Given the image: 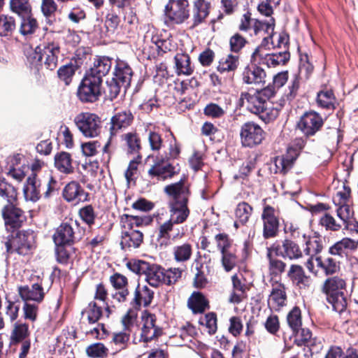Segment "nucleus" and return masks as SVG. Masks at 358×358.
Returning <instances> with one entry per match:
<instances>
[{"label": "nucleus", "instance_id": "nucleus-5", "mask_svg": "<svg viewBox=\"0 0 358 358\" xmlns=\"http://www.w3.org/2000/svg\"><path fill=\"white\" fill-rule=\"evenodd\" d=\"M57 181L50 177L48 181L43 185L41 181L34 174L27 178L23 188L24 198L27 201H37L41 196V192H44L45 197H48L50 193L55 189Z\"/></svg>", "mask_w": 358, "mask_h": 358}, {"label": "nucleus", "instance_id": "nucleus-61", "mask_svg": "<svg viewBox=\"0 0 358 358\" xmlns=\"http://www.w3.org/2000/svg\"><path fill=\"white\" fill-rule=\"evenodd\" d=\"M338 206L336 210L337 215L347 227L350 220L353 217L354 211L348 203L338 204Z\"/></svg>", "mask_w": 358, "mask_h": 358}, {"label": "nucleus", "instance_id": "nucleus-38", "mask_svg": "<svg viewBox=\"0 0 358 358\" xmlns=\"http://www.w3.org/2000/svg\"><path fill=\"white\" fill-rule=\"evenodd\" d=\"M287 275L300 288L309 286L310 278L305 275L303 268L299 265H292Z\"/></svg>", "mask_w": 358, "mask_h": 358}, {"label": "nucleus", "instance_id": "nucleus-42", "mask_svg": "<svg viewBox=\"0 0 358 358\" xmlns=\"http://www.w3.org/2000/svg\"><path fill=\"white\" fill-rule=\"evenodd\" d=\"M233 291L229 296V301L231 303L238 304L245 298L246 286L242 283L241 279L236 274L231 278Z\"/></svg>", "mask_w": 358, "mask_h": 358}, {"label": "nucleus", "instance_id": "nucleus-16", "mask_svg": "<svg viewBox=\"0 0 358 358\" xmlns=\"http://www.w3.org/2000/svg\"><path fill=\"white\" fill-rule=\"evenodd\" d=\"M262 218L264 222L263 236L265 238L275 237L278 231L279 222L275 215V209L266 206L264 207Z\"/></svg>", "mask_w": 358, "mask_h": 358}, {"label": "nucleus", "instance_id": "nucleus-10", "mask_svg": "<svg viewBox=\"0 0 358 358\" xmlns=\"http://www.w3.org/2000/svg\"><path fill=\"white\" fill-rule=\"evenodd\" d=\"M240 136L242 145L252 148L262 143L264 132L259 124L248 122L241 126Z\"/></svg>", "mask_w": 358, "mask_h": 358}, {"label": "nucleus", "instance_id": "nucleus-4", "mask_svg": "<svg viewBox=\"0 0 358 358\" xmlns=\"http://www.w3.org/2000/svg\"><path fill=\"white\" fill-rule=\"evenodd\" d=\"M35 244L36 234L32 230L20 231L5 243L8 252L21 255H27L35 248Z\"/></svg>", "mask_w": 358, "mask_h": 358}, {"label": "nucleus", "instance_id": "nucleus-26", "mask_svg": "<svg viewBox=\"0 0 358 358\" xmlns=\"http://www.w3.org/2000/svg\"><path fill=\"white\" fill-rule=\"evenodd\" d=\"M254 22V34L255 35H262V36H263V41L261 45H267L273 36L275 27L274 19L271 18L266 22L259 21L257 20Z\"/></svg>", "mask_w": 358, "mask_h": 358}, {"label": "nucleus", "instance_id": "nucleus-62", "mask_svg": "<svg viewBox=\"0 0 358 358\" xmlns=\"http://www.w3.org/2000/svg\"><path fill=\"white\" fill-rule=\"evenodd\" d=\"M120 22V17L115 10V8L109 10L105 17V25L108 29L115 30L117 28Z\"/></svg>", "mask_w": 358, "mask_h": 358}, {"label": "nucleus", "instance_id": "nucleus-15", "mask_svg": "<svg viewBox=\"0 0 358 358\" xmlns=\"http://www.w3.org/2000/svg\"><path fill=\"white\" fill-rule=\"evenodd\" d=\"M43 52V64L47 69L54 70L57 66L60 48L54 41H45L39 45Z\"/></svg>", "mask_w": 358, "mask_h": 358}, {"label": "nucleus", "instance_id": "nucleus-23", "mask_svg": "<svg viewBox=\"0 0 358 358\" xmlns=\"http://www.w3.org/2000/svg\"><path fill=\"white\" fill-rule=\"evenodd\" d=\"M132 75V70L127 62L122 60L116 62L113 78L122 85L125 90L130 86Z\"/></svg>", "mask_w": 358, "mask_h": 358}, {"label": "nucleus", "instance_id": "nucleus-53", "mask_svg": "<svg viewBox=\"0 0 358 358\" xmlns=\"http://www.w3.org/2000/svg\"><path fill=\"white\" fill-rule=\"evenodd\" d=\"M29 327L25 323L16 322L11 333V339L13 342H20L29 336Z\"/></svg>", "mask_w": 358, "mask_h": 358}, {"label": "nucleus", "instance_id": "nucleus-49", "mask_svg": "<svg viewBox=\"0 0 358 358\" xmlns=\"http://www.w3.org/2000/svg\"><path fill=\"white\" fill-rule=\"evenodd\" d=\"M322 250V240L320 237L314 236L310 237L306 243V248L304 252L306 255L310 257H315L320 253Z\"/></svg>", "mask_w": 358, "mask_h": 358}, {"label": "nucleus", "instance_id": "nucleus-44", "mask_svg": "<svg viewBox=\"0 0 358 358\" xmlns=\"http://www.w3.org/2000/svg\"><path fill=\"white\" fill-rule=\"evenodd\" d=\"M188 307L194 313H203L208 306V301L200 292H194L188 299Z\"/></svg>", "mask_w": 358, "mask_h": 358}, {"label": "nucleus", "instance_id": "nucleus-50", "mask_svg": "<svg viewBox=\"0 0 358 358\" xmlns=\"http://www.w3.org/2000/svg\"><path fill=\"white\" fill-rule=\"evenodd\" d=\"M296 160L291 155L287 152L285 155L277 157L275 159V172L285 173L292 166L294 162Z\"/></svg>", "mask_w": 358, "mask_h": 358}, {"label": "nucleus", "instance_id": "nucleus-20", "mask_svg": "<svg viewBox=\"0 0 358 358\" xmlns=\"http://www.w3.org/2000/svg\"><path fill=\"white\" fill-rule=\"evenodd\" d=\"M110 281L115 289V292L113 294V298L119 302L125 301L129 295L127 278L117 273L110 276Z\"/></svg>", "mask_w": 358, "mask_h": 358}, {"label": "nucleus", "instance_id": "nucleus-41", "mask_svg": "<svg viewBox=\"0 0 358 358\" xmlns=\"http://www.w3.org/2000/svg\"><path fill=\"white\" fill-rule=\"evenodd\" d=\"M238 66V56L229 54L220 59L217 69L220 73H234Z\"/></svg>", "mask_w": 358, "mask_h": 358}, {"label": "nucleus", "instance_id": "nucleus-54", "mask_svg": "<svg viewBox=\"0 0 358 358\" xmlns=\"http://www.w3.org/2000/svg\"><path fill=\"white\" fill-rule=\"evenodd\" d=\"M108 348L101 343H96L86 348L87 355L92 358H105L108 356Z\"/></svg>", "mask_w": 358, "mask_h": 358}, {"label": "nucleus", "instance_id": "nucleus-36", "mask_svg": "<svg viewBox=\"0 0 358 358\" xmlns=\"http://www.w3.org/2000/svg\"><path fill=\"white\" fill-rule=\"evenodd\" d=\"M176 71L178 75L189 76L194 71L190 57L186 53H178L175 57Z\"/></svg>", "mask_w": 358, "mask_h": 358}, {"label": "nucleus", "instance_id": "nucleus-51", "mask_svg": "<svg viewBox=\"0 0 358 358\" xmlns=\"http://www.w3.org/2000/svg\"><path fill=\"white\" fill-rule=\"evenodd\" d=\"M252 213V208L246 202L239 203L235 210L236 219L241 224L248 222Z\"/></svg>", "mask_w": 358, "mask_h": 358}, {"label": "nucleus", "instance_id": "nucleus-43", "mask_svg": "<svg viewBox=\"0 0 358 358\" xmlns=\"http://www.w3.org/2000/svg\"><path fill=\"white\" fill-rule=\"evenodd\" d=\"M317 103L318 106L333 110L335 108L336 97L332 90H324L317 92Z\"/></svg>", "mask_w": 358, "mask_h": 358}, {"label": "nucleus", "instance_id": "nucleus-11", "mask_svg": "<svg viewBox=\"0 0 358 358\" xmlns=\"http://www.w3.org/2000/svg\"><path fill=\"white\" fill-rule=\"evenodd\" d=\"M187 0H169L165 11L169 19L175 24H181L189 16Z\"/></svg>", "mask_w": 358, "mask_h": 358}, {"label": "nucleus", "instance_id": "nucleus-55", "mask_svg": "<svg viewBox=\"0 0 358 358\" xmlns=\"http://www.w3.org/2000/svg\"><path fill=\"white\" fill-rule=\"evenodd\" d=\"M76 69V66L73 64H68L61 66L57 71L59 78L64 81L66 85H69L72 80Z\"/></svg>", "mask_w": 358, "mask_h": 358}, {"label": "nucleus", "instance_id": "nucleus-45", "mask_svg": "<svg viewBox=\"0 0 358 358\" xmlns=\"http://www.w3.org/2000/svg\"><path fill=\"white\" fill-rule=\"evenodd\" d=\"M327 300L330 303L333 309L338 312H343L347 307V298L345 292H340L338 294L327 295Z\"/></svg>", "mask_w": 358, "mask_h": 358}, {"label": "nucleus", "instance_id": "nucleus-46", "mask_svg": "<svg viewBox=\"0 0 358 358\" xmlns=\"http://www.w3.org/2000/svg\"><path fill=\"white\" fill-rule=\"evenodd\" d=\"M315 260L317 266L321 268L326 275L333 274L339 268L336 261L331 257L322 259L321 257H315Z\"/></svg>", "mask_w": 358, "mask_h": 358}, {"label": "nucleus", "instance_id": "nucleus-18", "mask_svg": "<svg viewBox=\"0 0 358 358\" xmlns=\"http://www.w3.org/2000/svg\"><path fill=\"white\" fill-rule=\"evenodd\" d=\"M112 60L108 57H99L94 59L93 65L85 74L99 80H102L109 72Z\"/></svg>", "mask_w": 358, "mask_h": 358}, {"label": "nucleus", "instance_id": "nucleus-19", "mask_svg": "<svg viewBox=\"0 0 358 358\" xmlns=\"http://www.w3.org/2000/svg\"><path fill=\"white\" fill-rule=\"evenodd\" d=\"M286 302L287 294L285 285L282 283L273 285L268 299V307L272 310L278 311L286 306Z\"/></svg>", "mask_w": 358, "mask_h": 358}, {"label": "nucleus", "instance_id": "nucleus-24", "mask_svg": "<svg viewBox=\"0 0 358 358\" xmlns=\"http://www.w3.org/2000/svg\"><path fill=\"white\" fill-rule=\"evenodd\" d=\"M164 192L172 197V201H188L189 192L187 185L182 179L177 182L166 185L164 187Z\"/></svg>", "mask_w": 358, "mask_h": 358}, {"label": "nucleus", "instance_id": "nucleus-60", "mask_svg": "<svg viewBox=\"0 0 358 358\" xmlns=\"http://www.w3.org/2000/svg\"><path fill=\"white\" fill-rule=\"evenodd\" d=\"M37 28V22L35 19L27 17L21 19L20 32L24 35L31 34Z\"/></svg>", "mask_w": 358, "mask_h": 358}, {"label": "nucleus", "instance_id": "nucleus-28", "mask_svg": "<svg viewBox=\"0 0 358 358\" xmlns=\"http://www.w3.org/2000/svg\"><path fill=\"white\" fill-rule=\"evenodd\" d=\"M133 119L134 116L129 110L117 113L110 120V132L111 136H115L120 129L129 127Z\"/></svg>", "mask_w": 358, "mask_h": 358}, {"label": "nucleus", "instance_id": "nucleus-39", "mask_svg": "<svg viewBox=\"0 0 358 358\" xmlns=\"http://www.w3.org/2000/svg\"><path fill=\"white\" fill-rule=\"evenodd\" d=\"M280 252L282 254H280V256L291 260L297 259L302 257V252L298 244L288 239L282 242V245L280 246Z\"/></svg>", "mask_w": 358, "mask_h": 358}, {"label": "nucleus", "instance_id": "nucleus-9", "mask_svg": "<svg viewBox=\"0 0 358 358\" xmlns=\"http://www.w3.org/2000/svg\"><path fill=\"white\" fill-rule=\"evenodd\" d=\"M264 47L260 45L256 48L252 55V60L254 62L271 68L285 64L289 59V52L285 50L278 53H267Z\"/></svg>", "mask_w": 358, "mask_h": 358}, {"label": "nucleus", "instance_id": "nucleus-40", "mask_svg": "<svg viewBox=\"0 0 358 358\" xmlns=\"http://www.w3.org/2000/svg\"><path fill=\"white\" fill-rule=\"evenodd\" d=\"M193 252L192 245L189 243H183L175 245L172 249L174 260L178 263L187 262L190 259Z\"/></svg>", "mask_w": 358, "mask_h": 358}, {"label": "nucleus", "instance_id": "nucleus-58", "mask_svg": "<svg viewBox=\"0 0 358 358\" xmlns=\"http://www.w3.org/2000/svg\"><path fill=\"white\" fill-rule=\"evenodd\" d=\"M174 223L171 220L160 225L157 241L161 245H167L170 238L169 232L173 229Z\"/></svg>", "mask_w": 358, "mask_h": 358}, {"label": "nucleus", "instance_id": "nucleus-34", "mask_svg": "<svg viewBox=\"0 0 358 358\" xmlns=\"http://www.w3.org/2000/svg\"><path fill=\"white\" fill-rule=\"evenodd\" d=\"M55 167L60 173L70 174L73 172L72 158L69 153L60 152L55 155Z\"/></svg>", "mask_w": 358, "mask_h": 358}, {"label": "nucleus", "instance_id": "nucleus-33", "mask_svg": "<svg viewBox=\"0 0 358 358\" xmlns=\"http://www.w3.org/2000/svg\"><path fill=\"white\" fill-rule=\"evenodd\" d=\"M210 3L208 0H195L194 2L192 20L193 27L202 23L209 15Z\"/></svg>", "mask_w": 358, "mask_h": 358}, {"label": "nucleus", "instance_id": "nucleus-37", "mask_svg": "<svg viewBox=\"0 0 358 358\" xmlns=\"http://www.w3.org/2000/svg\"><path fill=\"white\" fill-rule=\"evenodd\" d=\"M345 281L341 277L334 276L327 278L323 285V292L327 295L345 292Z\"/></svg>", "mask_w": 358, "mask_h": 358}, {"label": "nucleus", "instance_id": "nucleus-22", "mask_svg": "<svg viewBox=\"0 0 358 358\" xmlns=\"http://www.w3.org/2000/svg\"><path fill=\"white\" fill-rule=\"evenodd\" d=\"M358 240L348 237L342 238L329 248V252L333 255L343 256L357 251Z\"/></svg>", "mask_w": 358, "mask_h": 358}, {"label": "nucleus", "instance_id": "nucleus-32", "mask_svg": "<svg viewBox=\"0 0 358 358\" xmlns=\"http://www.w3.org/2000/svg\"><path fill=\"white\" fill-rule=\"evenodd\" d=\"M153 296L154 292L152 290L150 289L145 285L141 287L140 285H138L137 287L136 288L134 297L131 303L134 307L136 308H139L141 305H143V306L146 307L151 303L153 299Z\"/></svg>", "mask_w": 358, "mask_h": 358}, {"label": "nucleus", "instance_id": "nucleus-35", "mask_svg": "<svg viewBox=\"0 0 358 358\" xmlns=\"http://www.w3.org/2000/svg\"><path fill=\"white\" fill-rule=\"evenodd\" d=\"M266 73L259 66H251L245 69L243 73V80L247 84H259L264 82Z\"/></svg>", "mask_w": 358, "mask_h": 358}, {"label": "nucleus", "instance_id": "nucleus-52", "mask_svg": "<svg viewBox=\"0 0 358 358\" xmlns=\"http://www.w3.org/2000/svg\"><path fill=\"white\" fill-rule=\"evenodd\" d=\"M127 147V151L130 153H137L141 149L140 138L136 133H127L122 136Z\"/></svg>", "mask_w": 358, "mask_h": 358}, {"label": "nucleus", "instance_id": "nucleus-14", "mask_svg": "<svg viewBox=\"0 0 358 358\" xmlns=\"http://www.w3.org/2000/svg\"><path fill=\"white\" fill-rule=\"evenodd\" d=\"M143 327L141 329V338L148 343L162 334V329L156 324V317L155 315L144 311L142 315Z\"/></svg>", "mask_w": 358, "mask_h": 358}, {"label": "nucleus", "instance_id": "nucleus-47", "mask_svg": "<svg viewBox=\"0 0 358 358\" xmlns=\"http://www.w3.org/2000/svg\"><path fill=\"white\" fill-rule=\"evenodd\" d=\"M130 338L127 332H119L114 334L110 343L113 345L114 352H118L127 348Z\"/></svg>", "mask_w": 358, "mask_h": 358}, {"label": "nucleus", "instance_id": "nucleus-59", "mask_svg": "<svg viewBox=\"0 0 358 358\" xmlns=\"http://www.w3.org/2000/svg\"><path fill=\"white\" fill-rule=\"evenodd\" d=\"M15 27V20L12 17L0 15V36H8L14 30Z\"/></svg>", "mask_w": 358, "mask_h": 358}, {"label": "nucleus", "instance_id": "nucleus-31", "mask_svg": "<svg viewBox=\"0 0 358 358\" xmlns=\"http://www.w3.org/2000/svg\"><path fill=\"white\" fill-rule=\"evenodd\" d=\"M29 169V167L24 163V161L22 162V157L17 156L12 159L7 174L16 181L21 182Z\"/></svg>", "mask_w": 358, "mask_h": 358}, {"label": "nucleus", "instance_id": "nucleus-27", "mask_svg": "<svg viewBox=\"0 0 358 358\" xmlns=\"http://www.w3.org/2000/svg\"><path fill=\"white\" fill-rule=\"evenodd\" d=\"M63 196L69 202L78 203L87 200L88 194L84 191L78 182L72 181L64 188Z\"/></svg>", "mask_w": 358, "mask_h": 358}, {"label": "nucleus", "instance_id": "nucleus-48", "mask_svg": "<svg viewBox=\"0 0 358 358\" xmlns=\"http://www.w3.org/2000/svg\"><path fill=\"white\" fill-rule=\"evenodd\" d=\"M83 316L86 315L90 324H94L99 321L102 315V309L95 302H90L87 307L82 312Z\"/></svg>", "mask_w": 358, "mask_h": 358}, {"label": "nucleus", "instance_id": "nucleus-2", "mask_svg": "<svg viewBox=\"0 0 358 358\" xmlns=\"http://www.w3.org/2000/svg\"><path fill=\"white\" fill-rule=\"evenodd\" d=\"M17 194L16 189L4 178L0 177V197L8 203V205L2 210V215L7 230L20 228L25 220L23 211L14 206Z\"/></svg>", "mask_w": 358, "mask_h": 358}, {"label": "nucleus", "instance_id": "nucleus-21", "mask_svg": "<svg viewBox=\"0 0 358 358\" xmlns=\"http://www.w3.org/2000/svg\"><path fill=\"white\" fill-rule=\"evenodd\" d=\"M18 294L24 301H34L40 303L43 301L45 292L43 288L38 283H35L29 287L27 285L18 287Z\"/></svg>", "mask_w": 358, "mask_h": 358}, {"label": "nucleus", "instance_id": "nucleus-29", "mask_svg": "<svg viewBox=\"0 0 358 358\" xmlns=\"http://www.w3.org/2000/svg\"><path fill=\"white\" fill-rule=\"evenodd\" d=\"M53 240L56 245L72 243L76 240L72 226L68 223L62 224L54 234Z\"/></svg>", "mask_w": 358, "mask_h": 358}, {"label": "nucleus", "instance_id": "nucleus-63", "mask_svg": "<svg viewBox=\"0 0 358 358\" xmlns=\"http://www.w3.org/2000/svg\"><path fill=\"white\" fill-rule=\"evenodd\" d=\"M201 324L204 325L210 334L217 331V317L214 313H209L199 320Z\"/></svg>", "mask_w": 358, "mask_h": 358}, {"label": "nucleus", "instance_id": "nucleus-64", "mask_svg": "<svg viewBox=\"0 0 358 358\" xmlns=\"http://www.w3.org/2000/svg\"><path fill=\"white\" fill-rule=\"evenodd\" d=\"M79 215L81 220L89 226L94 223L96 216L94 208L91 205H87L80 208Z\"/></svg>", "mask_w": 358, "mask_h": 358}, {"label": "nucleus", "instance_id": "nucleus-30", "mask_svg": "<svg viewBox=\"0 0 358 358\" xmlns=\"http://www.w3.org/2000/svg\"><path fill=\"white\" fill-rule=\"evenodd\" d=\"M299 87L300 78L297 75H294L289 83L285 96L280 100L278 106H276L271 110V117H276L278 115V110L285 104L286 101H291L296 96Z\"/></svg>", "mask_w": 358, "mask_h": 358}, {"label": "nucleus", "instance_id": "nucleus-12", "mask_svg": "<svg viewBox=\"0 0 358 358\" xmlns=\"http://www.w3.org/2000/svg\"><path fill=\"white\" fill-rule=\"evenodd\" d=\"M323 125L322 117L316 112L304 113L297 123V128L306 136L315 135Z\"/></svg>", "mask_w": 358, "mask_h": 358}, {"label": "nucleus", "instance_id": "nucleus-25", "mask_svg": "<svg viewBox=\"0 0 358 358\" xmlns=\"http://www.w3.org/2000/svg\"><path fill=\"white\" fill-rule=\"evenodd\" d=\"M188 201H171L169 203L170 219L174 224L184 222L189 215Z\"/></svg>", "mask_w": 358, "mask_h": 358}, {"label": "nucleus", "instance_id": "nucleus-7", "mask_svg": "<svg viewBox=\"0 0 358 358\" xmlns=\"http://www.w3.org/2000/svg\"><path fill=\"white\" fill-rule=\"evenodd\" d=\"M240 101L243 106H245L252 113L259 115L262 119L270 118L268 107L269 101L260 96L257 92L254 94L242 93Z\"/></svg>", "mask_w": 358, "mask_h": 358}, {"label": "nucleus", "instance_id": "nucleus-1", "mask_svg": "<svg viewBox=\"0 0 358 358\" xmlns=\"http://www.w3.org/2000/svg\"><path fill=\"white\" fill-rule=\"evenodd\" d=\"M152 219L148 216H133L124 214L121 217L120 245L125 251L138 248L143 241V233L139 229L143 225H148Z\"/></svg>", "mask_w": 358, "mask_h": 358}, {"label": "nucleus", "instance_id": "nucleus-3", "mask_svg": "<svg viewBox=\"0 0 358 358\" xmlns=\"http://www.w3.org/2000/svg\"><path fill=\"white\" fill-rule=\"evenodd\" d=\"M182 271L179 268H171L165 270L157 264H149L144 275L145 280L153 287H158L164 284L171 285L181 278Z\"/></svg>", "mask_w": 358, "mask_h": 358}, {"label": "nucleus", "instance_id": "nucleus-56", "mask_svg": "<svg viewBox=\"0 0 358 358\" xmlns=\"http://www.w3.org/2000/svg\"><path fill=\"white\" fill-rule=\"evenodd\" d=\"M287 323L293 331H298L302 325L301 310L294 307L288 313L287 317Z\"/></svg>", "mask_w": 358, "mask_h": 358}, {"label": "nucleus", "instance_id": "nucleus-13", "mask_svg": "<svg viewBox=\"0 0 358 358\" xmlns=\"http://www.w3.org/2000/svg\"><path fill=\"white\" fill-rule=\"evenodd\" d=\"M165 161L166 159L162 155L157 158L154 164L148 171L150 178H156L157 180H165L178 173V171L176 167Z\"/></svg>", "mask_w": 358, "mask_h": 358}, {"label": "nucleus", "instance_id": "nucleus-8", "mask_svg": "<svg viewBox=\"0 0 358 358\" xmlns=\"http://www.w3.org/2000/svg\"><path fill=\"white\" fill-rule=\"evenodd\" d=\"M101 84L102 80L85 74L78 89L77 94L79 99L86 103L97 101L101 95Z\"/></svg>", "mask_w": 358, "mask_h": 358}, {"label": "nucleus", "instance_id": "nucleus-6", "mask_svg": "<svg viewBox=\"0 0 358 358\" xmlns=\"http://www.w3.org/2000/svg\"><path fill=\"white\" fill-rule=\"evenodd\" d=\"M78 130L87 138H94L99 135L101 129L100 117L88 112L80 113L74 118Z\"/></svg>", "mask_w": 358, "mask_h": 358}, {"label": "nucleus", "instance_id": "nucleus-57", "mask_svg": "<svg viewBox=\"0 0 358 358\" xmlns=\"http://www.w3.org/2000/svg\"><path fill=\"white\" fill-rule=\"evenodd\" d=\"M10 7L13 12L20 15H28L31 12L29 0H10Z\"/></svg>", "mask_w": 358, "mask_h": 358}, {"label": "nucleus", "instance_id": "nucleus-17", "mask_svg": "<svg viewBox=\"0 0 358 358\" xmlns=\"http://www.w3.org/2000/svg\"><path fill=\"white\" fill-rule=\"evenodd\" d=\"M273 254L276 256H280V254H282L280 252V245L277 243L267 247L266 252V257L268 260L269 273L271 275L276 276L284 272L286 264L282 260L275 257Z\"/></svg>", "mask_w": 358, "mask_h": 358}]
</instances>
